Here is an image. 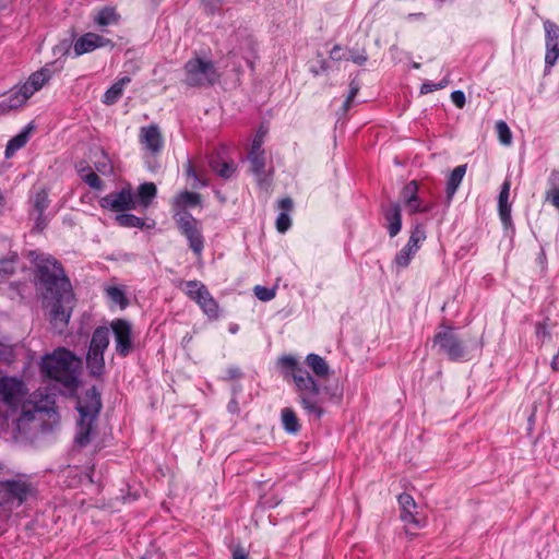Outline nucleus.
Returning a JSON list of instances; mask_svg holds the SVG:
<instances>
[{"label":"nucleus","instance_id":"14","mask_svg":"<svg viewBox=\"0 0 559 559\" xmlns=\"http://www.w3.org/2000/svg\"><path fill=\"white\" fill-rule=\"evenodd\" d=\"M426 240L425 227L420 224L415 225L413 228L407 243L396 253L394 263L399 267H406L409 265L412 259L419 250L421 243Z\"/></svg>","mask_w":559,"mask_h":559},{"label":"nucleus","instance_id":"34","mask_svg":"<svg viewBox=\"0 0 559 559\" xmlns=\"http://www.w3.org/2000/svg\"><path fill=\"white\" fill-rule=\"evenodd\" d=\"M78 173L81 179L92 189L94 190H103L104 183L103 180L98 177V175L91 169V167H80L78 168Z\"/></svg>","mask_w":559,"mask_h":559},{"label":"nucleus","instance_id":"19","mask_svg":"<svg viewBox=\"0 0 559 559\" xmlns=\"http://www.w3.org/2000/svg\"><path fill=\"white\" fill-rule=\"evenodd\" d=\"M52 76L51 69L46 66L40 70L32 73L28 80L21 85V87L25 91V93L31 97L37 91H39Z\"/></svg>","mask_w":559,"mask_h":559},{"label":"nucleus","instance_id":"2","mask_svg":"<svg viewBox=\"0 0 559 559\" xmlns=\"http://www.w3.org/2000/svg\"><path fill=\"white\" fill-rule=\"evenodd\" d=\"M29 255L36 267L38 283L45 289V299L50 295L72 289L62 265L53 257L36 251H31Z\"/></svg>","mask_w":559,"mask_h":559},{"label":"nucleus","instance_id":"39","mask_svg":"<svg viewBox=\"0 0 559 559\" xmlns=\"http://www.w3.org/2000/svg\"><path fill=\"white\" fill-rule=\"evenodd\" d=\"M200 308L210 320H217L219 318V306L213 296L207 298V301L203 302Z\"/></svg>","mask_w":559,"mask_h":559},{"label":"nucleus","instance_id":"23","mask_svg":"<svg viewBox=\"0 0 559 559\" xmlns=\"http://www.w3.org/2000/svg\"><path fill=\"white\" fill-rule=\"evenodd\" d=\"M185 293L200 307L203 302L207 301V298L212 297L206 286L199 281H188L186 283Z\"/></svg>","mask_w":559,"mask_h":559},{"label":"nucleus","instance_id":"61","mask_svg":"<svg viewBox=\"0 0 559 559\" xmlns=\"http://www.w3.org/2000/svg\"><path fill=\"white\" fill-rule=\"evenodd\" d=\"M237 330H238V328H237V326H233V328H230V332H231V333H236V332H237Z\"/></svg>","mask_w":559,"mask_h":559},{"label":"nucleus","instance_id":"44","mask_svg":"<svg viewBox=\"0 0 559 559\" xmlns=\"http://www.w3.org/2000/svg\"><path fill=\"white\" fill-rule=\"evenodd\" d=\"M290 223L288 213L281 212L276 218V229L283 234L289 229Z\"/></svg>","mask_w":559,"mask_h":559},{"label":"nucleus","instance_id":"30","mask_svg":"<svg viewBox=\"0 0 559 559\" xmlns=\"http://www.w3.org/2000/svg\"><path fill=\"white\" fill-rule=\"evenodd\" d=\"M130 81L129 76H123L118 80L105 92L103 103L106 105L115 104L122 96L123 88Z\"/></svg>","mask_w":559,"mask_h":559},{"label":"nucleus","instance_id":"18","mask_svg":"<svg viewBox=\"0 0 559 559\" xmlns=\"http://www.w3.org/2000/svg\"><path fill=\"white\" fill-rule=\"evenodd\" d=\"M114 47V43L111 39L106 38L96 33H85L81 37L76 39L73 46V51L76 57L82 56L84 53H88L94 51L97 48L102 47Z\"/></svg>","mask_w":559,"mask_h":559},{"label":"nucleus","instance_id":"55","mask_svg":"<svg viewBox=\"0 0 559 559\" xmlns=\"http://www.w3.org/2000/svg\"><path fill=\"white\" fill-rule=\"evenodd\" d=\"M95 167L102 174H107L111 171V166L107 162L96 163Z\"/></svg>","mask_w":559,"mask_h":559},{"label":"nucleus","instance_id":"12","mask_svg":"<svg viewBox=\"0 0 559 559\" xmlns=\"http://www.w3.org/2000/svg\"><path fill=\"white\" fill-rule=\"evenodd\" d=\"M397 501L401 509L400 518L405 524L406 532L411 528L419 530L426 526L427 519L418 512V506L409 493H401Z\"/></svg>","mask_w":559,"mask_h":559},{"label":"nucleus","instance_id":"20","mask_svg":"<svg viewBox=\"0 0 559 559\" xmlns=\"http://www.w3.org/2000/svg\"><path fill=\"white\" fill-rule=\"evenodd\" d=\"M510 189H511V181H510V179H506L501 186V190H500V193L498 197L499 216H500L502 224L506 227H509L512 224L511 204L509 203Z\"/></svg>","mask_w":559,"mask_h":559},{"label":"nucleus","instance_id":"51","mask_svg":"<svg viewBox=\"0 0 559 559\" xmlns=\"http://www.w3.org/2000/svg\"><path fill=\"white\" fill-rule=\"evenodd\" d=\"M233 559H249V555L245 548L237 546L233 550Z\"/></svg>","mask_w":559,"mask_h":559},{"label":"nucleus","instance_id":"59","mask_svg":"<svg viewBox=\"0 0 559 559\" xmlns=\"http://www.w3.org/2000/svg\"><path fill=\"white\" fill-rule=\"evenodd\" d=\"M547 333L546 325L543 323L536 324V334L537 336L545 335Z\"/></svg>","mask_w":559,"mask_h":559},{"label":"nucleus","instance_id":"49","mask_svg":"<svg viewBox=\"0 0 559 559\" xmlns=\"http://www.w3.org/2000/svg\"><path fill=\"white\" fill-rule=\"evenodd\" d=\"M242 377V371L239 367H229L226 370V379L236 380Z\"/></svg>","mask_w":559,"mask_h":559},{"label":"nucleus","instance_id":"45","mask_svg":"<svg viewBox=\"0 0 559 559\" xmlns=\"http://www.w3.org/2000/svg\"><path fill=\"white\" fill-rule=\"evenodd\" d=\"M254 294L262 301H269L275 297L274 289H270L259 285L254 287Z\"/></svg>","mask_w":559,"mask_h":559},{"label":"nucleus","instance_id":"8","mask_svg":"<svg viewBox=\"0 0 559 559\" xmlns=\"http://www.w3.org/2000/svg\"><path fill=\"white\" fill-rule=\"evenodd\" d=\"M433 346L444 354L450 360H462L466 355L463 340L457 335L453 326L441 324L432 338Z\"/></svg>","mask_w":559,"mask_h":559},{"label":"nucleus","instance_id":"36","mask_svg":"<svg viewBox=\"0 0 559 559\" xmlns=\"http://www.w3.org/2000/svg\"><path fill=\"white\" fill-rule=\"evenodd\" d=\"M156 193L157 189L153 182H144L140 185L138 189L139 203L142 206L147 207L152 200L156 197Z\"/></svg>","mask_w":559,"mask_h":559},{"label":"nucleus","instance_id":"28","mask_svg":"<svg viewBox=\"0 0 559 559\" xmlns=\"http://www.w3.org/2000/svg\"><path fill=\"white\" fill-rule=\"evenodd\" d=\"M248 160L250 163V169L253 175L258 178L259 182H263L267 178L265 171V156L263 153H249Z\"/></svg>","mask_w":559,"mask_h":559},{"label":"nucleus","instance_id":"13","mask_svg":"<svg viewBox=\"0 0 559 559\" xmlns=\"http://www.w3.org/2000/svg\"><path fill=\"white\" fill-rule=\"evenodd\" d=\"M136 204L138 202L134 199L130 186L121 189L120 191L108 193L99 200L100 207L115 213L134 210L136 209Z\"/></svg>","mask_w":559,"mask_h":559},{"label":"nucleus","instance_id":"60","mask_svg":"<svg viewBox=\"0 0 559 559\" xmlns=\"http://www.w3.org/2000/svg\"><path fill=\"white\" fill-rule=\"evenodd\" d=\"M449 82H450L449 79L445 76L439 83H437V85H438L439 90H442L449 84Z\"/></svg>","mask_w":559,"mask_h":559},{"label":"nucleus","instance_id":"27","mask_svg":"<svg viewBox=\"0 0 559 559\" xmlns=\"http://www.w3.org/2000/svg\"><path fill=\"white\" fill-rule=\"evenodd\" d=\"M305 362L319 379H325L331 373L330 366L325 359L317 354H308Z\"/></svg>","mask_w":559,"mask_h":559},{"label":"nucleus","instance_id":"10","mask_svg":"<svg viewBox=\"0 0 559 559\" xmlns=\"http://www.w3.org/2000/svg\"><path fill=\"white\" fill-rule=\"evenodd\" d=\"M179 230L189 241V247L197 254L201 255L204 248V240L198 221L188 212H182L176 217Z\"/></svg>","mask_w":559,"mask_h":559},{"label":"nucleus","instance_id":"57","mask_svg":"<svg viewBox=\"0 0 559 559\" xmlns=\"http://www.w3.org/2000/svg\"><path fill=\"white\" fill-rule=\"evenodd\" d=\"M33 418H34V414H33V412H31V411L23 412V413H22V416L16 420V421H17V426L20 425V423H21L23 419L32 420Z\"/></svg>","mask_w":559,"mask_h":559},{"label":"nucleus","instance_id":"31","mask_svg":"<svg viewBox=\"0 0 559 559\" xmlns=\"http://www.w3.org/2000/svg\"><path fill=\"white\" fill-rule=\"evenodd\" d=\"M548 183L550 188L546 191V201L559 211V169H552Z\"/></svg>","mask_w":559,"mask_h":559},{"label":"nucleus","instance_id":"56","mask_svg":"<svg viewBox=\"0 0 559 559\" xmlns=\"http://www.w3.org/2000/svg\"><path fill=\"white\" fill-rule=\"evenodd\" d=\"M341 47L338 45H335L332 50L330 51V58L333 60H340L342 57L340 55Z\"/></svg>","mask_w":559,"mask_h":559},{"label":"nucleus","instance_id":"32","mask_svg":"<svg viewBox=\"0 0 559 559\" xmlns=\"http://www.w3.org/2000/svg\"><path fill=\"white\" fill-rule=\"evenodd\" d=\"M281 419L284 429L288 433H297L300 430V424L295 411L290 407H285L281 412Z\"/></svg>","mask_w":559,"mask_h":559},{"label":"nucleus","instance_id":"33","mask_svg":"<svg viewBox=\"0 0 559 559\" xmlns=\"http://www.w3.org/2000/svg\"><path fill=\"white\" fill-rule=\"evenodd\" d=\"M119 14L116 12L114 8L105 7L97 12L94 17V22L100 26L105 27L108 25L117 24L119 22Z\"/></svg>","mask_w":559,"mask_h":559},{"label":"nucleus","instance_id":"40","mask_svg":"<svg viewBox=\"0 0 559 559\" xmlns=\"http://www.w3.org/2000/svg\"><path fill=\"white\" fill-rule=\"evenodd\" d=\"M185 171H186L187 177L193 178V180H194V182L192 183L193 188L206 187L209 185V182L205 178H203L202 176H199L197 174L191 160H188L187 164L185 165Z\"/></svg>","mask_w":559,"mask_h":559},{"label":"nucleus","instance_id":"46","mask_svg":"<svg viewBox=\"0 0 559 559\" xmlns=\"http://www.w3.org/2000/svg\"><path fill=\"white\" fill-rule=\"evenodd\" d=\"M405 204L407 205V207L412 214L419 213V212H428L431 209V205H421V201L419 200L418 197L415 198L414 202L407 201V202H405Z\"/></svg>","mask_w":559,"mask_h":559},{"label":"nucleus","instance_id":"47","mask_svg":"<svg viewBox=\"0 0 559 559\" xmlns=\"http://www.w3.org/2000/svg\"><path fill=\"white\" fill-rule=\"evenodd\" d=\"M358 91H359V83L357 81L353 80L349 84V92H348L347 98L344 103L345 109H348L350 107V104H352L353 99L355 98V96L357 95Z\"/></svg>","mask_w":559,"mask_h":559},{"label":"nucleus","instance_id":"58","mask_svg":"<svg viewBox=\"0 0 559 559\" xmlns=\"http://www.w3.org/2000/svg\"><path fill=\"white\" fill-rule=\"evenodd\" d=\"M11 110L4 99L0 100V116L9 114Z\"/></svg>","mask_w":559,"mask_h":559},{"label":"nucleus","instance_id":"4","mask_svg":"<svg viewBox=\"0 0 559 559\" xmlns=\"http://www.w3.org/2000/svg\"><path fill=\"white\" fill-rule=\"evenodd\" d=\"M76 409L80 414V421L78 425V432L75 442L79 447H86L90 441V435L93 429V423L102 409L100 393L96 388H91L79 397Z\"/></svg>","mask_w":559,"mask_h":559},{"label":"nucleus","instance_id":"15","mask_svg":"<svg viewBox=\"0 0 559 559\" xmlns=\"http://www.w3.org/2000/svg\"><path fill=\"white\" fill-rule=\"evenodd\" d=\"M545 31V67L551 69L559 59V25L550 20L543 23Z\"/></svg>","mask_w":559,"mask_h":559},{"label":"nucleus","instance_id":"53","mask_svg":"<svg viewBox=\"0 0 559 559\" xmlns=\"http://www.w3.org/2000/svg\"><path fill=\"white\" fill-rule=\"evenodd\" d=\"M280 209L283 210V212L288 213L293 209V201L290 198H284L280 201Z\"/></svg>","mask_w":559,"mask_h":559},{"label":"nucleus","instance_id":"26","mask_svg":"<svg viewBox=\"0 0 559 559\" xmlns=\"http://www.w3.org/2000/svg\"><path fill=\"white\" fill-rule=\"evenodd\" d=\"M33 213L36 215V226L38 228L44 227V212L49 205L48 193L41 189L35 193L32 199Z\"/></svg>","mask_w":559,"mask_h":559},{"label":"nucleus","instance_id":"52","mask_svg":"<svg viewBox=\"0 0 559 559\" xmlns=\"http://www.w3.org/2000/svg\"><path fill=\"white\" fill-rule=\"evenodd\" d=\"M438 90H439V87H438L437 83L425 82V83H423V85L420 87V93L428 94V93H431V92H435Z\"/></svg>","mask_w":559,"mask_h":559},{"label":"nucleus","instance_id":"7","mask_svg":"<svg viewBox=\"0 0 559 559\" xmlns=\"http://www.w3.org/2000/svg\"><path fill=\"white\" fill-rule=\"evenodd\" d=\"M183 70L185 83L189 86H210L219 78L214 63L200 58L187 61Z\"/></svg>","mask_w":559,"mask_h":559},{"label":"nucleus","instance_id":"35","mask_svg":"<svg viewBox=\"0 0 559 559\" xmlns=\"http://www.w3.org/2000/svg\"><path fill=\"white\" fill-rule=\"evenodd\" d=\"M106 296L108 299L114 304L119 306L121 309H124L128 307L129 301L126 296L124 290L119 286H106L104 288Z\"/></svg>","mask_w":559,"mask_h":559},{"label":"nucleus","instance_id":"16","mask_svg":"<svg viewBox=\"0 0 559 559\" xmlns=\"http://www.w3.org/2000/svg\"><path fill=\"white\" fill-rule=\"evenodd\" d=\"M32 492L29 483L23 479L0 480V493L5 498V502L17 501L22 504Z\"/></svg>","mask_w":559,"mask_h":559},{"label":"nucleus","instance_id":"24","mask_svg":"<svg viewBox=\"0 0 559 559\" xmlns=\"http://www.w3.org/2000/svg\"><path fill=\"white\" fill-rule=\"evenodd\" d=\"M34 127L32 123L27 124L19 134L13 136L7 144L4 155L7 158L12 157L16 151L26 145L29 140Z\"/></svg>","mask_w":559,"mask_h":559},{"label":"nucleus","instance_id":"25","mask_svg":"<svg viewBox=\"0 0 559 559\" xmlns=\"http://www.w3.org/2000/svg\"><path fill=\"white\" fill-rule=\"evenodd\" d=\"M466 169H467L466 164L459 165L449 175V177L447 179V187H445L447 199L449 202L452 200L455 192L457 191V189L466 174Z\"/></svg>","mask_w":559,"mask_h":559},{"label":"nucleus","instance_id":"41","mask_svg":"<svg viewBox=\"0 0 559 559\" xmlns=\"http://www.w3.org/2000/svg\"><path fill=\"white\" fill-rule=\"evenodd\" d=\"M201 201L200 194L190 191H183L177 197V203L180 205H198Z\"/></svg>","mask_w":559,"mask_h":559},{"label":"nucleus","instance_id":"29","mask_svg":"<svg viewBox=\"0 0 559 559\" xmlns=\"http://www.w3.org/2000/svg\"><path fill=\"white\" fill-rule=\"evenodd\" d=\"M28 98L29 96L21 86H15L4 96L3 99L12 111L23 107Z\"/></svg>","mask_w":559,"mask_h":559},{"label":"nucleus","instance_id":"11","mask_svg":"<svg viewBox=\"0 0 559 559\" xmlns=\"http://www.w3.org/2000/svg\"><path fill=\"white\" fill-rule=\"evenodd\" d=\"M114 333L115 349L118 356L127 357L133 349L132 324L124 319H115L110 322Z\"/></svg>","mask_w":559,"mask_h":559},{"label":"nucleus","instance_id":"6","mask_svg":"<svg viewBox=\"0 0 559 559\" xmlns=\"http://www.w3.org/2000/svg\"><path fill=\"white\" fill-rule=\"evenodd\" d=\"M49 320L52 326L62 332L68 325L74 307V295L72 289H68L56 295H50L48 299Z\"/></svg>","mask_w":559,"mask_h":559},{"label":"nucleus","instance_id":"22","mask_svg":"<svg viewBox=\"0 0 559 559\" xmlns=\"http://www.w3.org/2000/svg\"><path fill=\"white\" fill-rule=\"evenodd\" d=\"M210 167L224 179L231 178L236 171L235 163L224 159L219 154H215L210 158Z\"/></svg>","mask_w":559,"mask_h":559},{"label":"nucleus","instance_id":"3","mask_svg":"<svg viewBox=\"0 0 559 559\" xmlns=\"http://www.w3.org/2000/svg\"><path fill=\"white\" fill-rule=\"evenodd\" d=\"M81 364V359L72 352L60 347L43 358L40 368L50 379L72 389L78 383V370Z\"/></svg>","mask_w":559,"mask_h":559},{"label":"nucleus","instance_id":"5","mask_svg":"<svg viewBox=\"0 0 559 559\" xmlns=\"http://www.w3.org/2000/svg\"><path fill=\"white\" fill-rule=\"evenodd\" d=\"M109 345V329L97 326L90 342L86 354V368L93 378H100L105 373L104 353Z\"/></svg>","mask_w":559,"mask_h":559},{"label":"nucleus","instance_id":"37","mask_svg":"<svg viewBox=\"0 0 559 559\" xmlns=\"http://www.w3.org/2000/svg\"><path fill=\"white\" fill-rule=\"evenodd\" d=\"M17 253L9 252L8 255L3 259H0V275L1 276H10L14 274L17 264Z\"/></svg>","mask_w":559,"mask_h":559},{"label":"nucleus","instance_id":"38","mask_svg":"<svg viewBox=\"0 0 559 559\" xmlns=\"http://www.w3.org/2000/svg\"><path fill=\"white\" fill-rule=\"evenodd\" d=\"M116 221L122 227L143 228L145 225L142 218L128 213L118 214Z\"/></svg>","mask_w":559,"mask_h":559},{"label":"nucleus","instance_id":"43","mask_svg":"<svg viewBox=\"0 0 559 559\" xmlns=\"http://www.w3.org/2000/svg\"><path fill=\"white\" fill-rule=\"evenodd\" d=\"M417 193H418V185H417V181L413 180V181H409L407 185H405L401 194H402L404 202H407V201L414 202L415 198L417 197Z\"/></svg>","mask_w":559,"mask_h":559},{"label":"nucleus","instance_id":"48","mask_svg":"<svg viewBox=\"0 0 559 559\" xmlns=\"http://www.w3.org/2000/svg\"><path fill=\"white\" fill-rule=\"evenodd\" d=\"M451 100L457 108H463L466 104L465 94L459 90L451 93Z\"/></svg>","mask_w":559,"mask_h":559},{"label":"nucleus","instance_id":"62","mask_svg":"<svg viewBox=\"0 0 559 559\" xmlns=\"http://www.w3.org/2000/svg\"><path fill=\"white\" fill-rule=\"evenodd\" d=\"M140 559H146V558H145V557H142V558H140Z\"/></svg>","mask_w":559,"mask_h":559},{"label":"nucleus","instance_id":"42","mask_svg":"<svg viewBox=\"0 0 559 559\" xmlns=\"http://www.w3.org/2000/svg\"><path fill=\"white\" fill-rule=\"evenodd\" d=\"M496 129L499 135V140L502 144L509 145L512 140V134L510 128L504 121H498L496 124Z\"/></svg>","mask_w":559,"mask_h":559},{"label":"nucleus","instance_id":"9","mask_svg":"<svg viewBox=\"0 0 559 559\" xmlns=\"http://www.w3.org/2000/svg\"><path fill=\"white\" fill-rule=\"evenodd\" d=\"M27 394L25 383L10 376H0V401L9 408L15 411L22 404Z\"/></svg>","mask_w":559,"mask_h":559},{"label":"nucleus","instance_id":"50","mask_svg":"<svg viewBox=\"0 0 559 559\" xmlns=\"http://www.w3.org/2000/svg\"><path fill=\"white\" fill-rule=\"evenodd\" d=\"M262 150V136L257 135L252 142L251 150L249 153H263Z\"/></svg>","mask_w":559,"mask_h":559},{"label":"nucleus","instance_id":"54","mask_svg":"<svg viewBox=\"0 0 559 559\" xmlns=\"http://www.w3.org/2000/svg\"><path fill=\"white\" fill-rule=\"evenodd\" d=\"M350 60L356 64L362 66L368 60V57L365 53L353 55Z\"/></svg>","mask_w":559,"mask_h":559},{"label":"nucleus","instance_id":"17","mask_svg":"<svg viewBox=\"0 0 559 559\" xmlns=\"http://www.w3.org/2000/svg\"><path fill=\"white\" fill-rule=\"evenodd\" d=\"M139 142L150 156H157L164 147L162 132L155 123L140 129Z\"/></svg>","mask_w":559,"mask_h":559},{"label":"nucleus","instance_id":"21","mask_svg":"<svg viewBox=\"0 0 559 559\" xmlns=\"http://www.w3.org/2000/svg\"><path fill=\"white\" fill-rule=\"evenodd\" d=\"M382 211L389 235L395 237L402 228L401 207L397 203H391L388 206H382Z\"/></svg>","mask_w":559,"mask_h":559},{"label":"nucleus","instance_id":"1","mask_svg":"<svg viewBox=\"0 0 559 559\" xmlns=\"http://www.w3.org/2000/svg\"><path fill=\"white\" fill-rule=\"evenodd\" d=\"M281 361L288 369L285 378H292L299 403L307 414L320 419L325 414V402L340 400V396L332 393L330 388L320 385L310 372L299 365L295 357L285 356Z\"/></svg>","mask_w":559,"mask_h":559}]
</instances>
